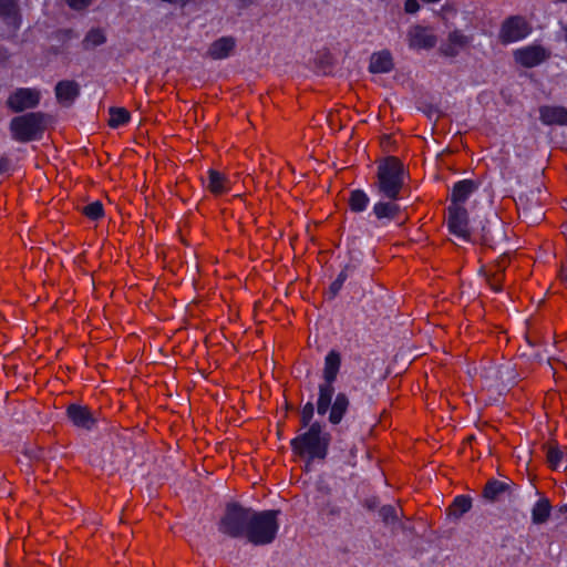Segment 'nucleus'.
I'll use <instances>...</instances> for the list:
<instances>
[{
    "label": "nucleus",
    "instance_id": "obj_1",
    "mask_svg": "<svg viewBox=\"0 0 567 567\" xmlns=\"http://www.w3.org/2000/svg\"><path fill=\"white\" fill-rule=\"evenodd\" d=\"M373 188L381 198H402L405 188V171L398 157L388 156L378 164Z\"/></svg>",
    "mask_w": 567,
    "mask_h": 567
},
{
    "label": "nucleus",
    "instance_id": "obj_2",
    "mask_svg": "<svg viewBox=\"0 0 567 567\" xmlns=\"http://www.w3.org/2000/svg\"><path fill=\"white\" fill-rule=\"evenodd\" d=\"M331 435L319 422L312 423L308 431L291 440L290 445L295 454L309 458L323 460L328 454Z\"/></svg>",
    "mask_w": 567,
    "mask_h": 567
},
{
    "label": "nucleus",
    "instance_id": "obj_3",
    "mask_svg": "<svg viewBox=\"0 0 567 567\" xmlns=\"http://www.w3.org/2000/svg\"><path fill=\"white\" fill-rule=\"evenodd\" d=\"M280 511L268 509L256 512L252 509L250 516L247 542L255 546H265L271 544L278 534Z\"/></svg>",
    "mask_w": 567,
    "mask_h": 567
},
{
    "label": "nucleus",
    "instance_id": "obj_4",
    "mask_svg": "<svg viewBox=\"0 0 567 567\" xmlns=\"http://www.w3.org/2000/svg\"><path fill=\"white\" fill-rule=\"evenodd\" d=\"M251 515L252 508L244 507L238 503H229L218 523V529L231 538L247 539Z\"/></svg>",
    "mask_w": 567,
    "mask_h": 567
},
{
    "label": "nucleus",
    "instance_id": "obj_5",
    "mask_svg": "<svg viewBox=\"0 0 567 567\" xmlns=\"http://www.w3.org/2000/svg\"><path fill=\"white\" fill-rule=\"evenodd\" d=\"M340 365V353L336 350H331L324 359L323 382L319 384V398L317 401V412L319 415H324L329 411L334 394L333 383L337 380Z\"/></svg>",
    "mask_w": 567,
    "mask_h": 567
},
{
    "label": "nucleus",
    "instance_id": "obj_6",
    "mask_svg": "<svg viewBox=\"0 0 567 567\" xmlns=\"http://www.w3.org/2000/svg\"><path fill=\"white\" fill-rule=\"evenodd\" d=\"M45 130V115L41 112H31L16 116L10 122L12 138L20 143H28L39 138Z\"/></svg>",
    "mask_w": 567,
    "mask_h": 567
},
{
    "label": "nucleus",
    "instance_id": "obj_7",
    "mask_svg": "<svg viewBox=\"0 0 567 567\" xmlns=\"http://www.w3.org/2000/svg\"><path fill=\"white\" fill-rule=\"evenodd\" d=\"M530 30V25L523 17L514 16L502 23L498 38L502 43L507 44L524 39Z\"/></svg>",
    "mask_w": 567,
    "mask_h": 567
},
{
    "label": "nucleus",
    "instance_id": "obj_8",
    "mask_svg": "<svg viewBox=\"0 0 567 567\" xmlns=\"http://www.w3.org/2000/svg\"><path fill=\"white\" fill-rule=\"evenodd\" d=\"M41 93L37 89L20 87L13 91L8 100L7 106L16 112L20 113L28 109H34L39 105Z\"/></svg>",
    "mask_w": 567,
    "mask_h": 567
},
{
    "label": "nucleus",
    "instance_id": "obj_9",
    "mask_svg": "<svg viewBox=\"0 0 567 567\" xmlns=\"http://www.w3.org/2000/svg\"><path fill=\"white\" fill-rule=\"evenodd\" d=\"M447 227L453 235L462 238L464 241L473 240L468 227V214L463 206H449Z\"/></svg>",
    "mask_w": 567,
    "mask_h": 567
},
{
    "label": "nucleus",
    "instance_id": "obj_10",
    "mask_svg": "<svg viewBox=\"0 0 567 567\" xmlns=\"http://www.w3.org/2000/svg\"><path fill=\"white\" fill-rule=\"evenodd\" d=\"M399 200L381 198L373 205L372 215L375 217L379 226H388L392 220L400 218L401 207L398 204Z\"/></svg>",
    "mask_w": 567,
    "mask_h": 567
},
{
    "label": "nucleus",
    "instance_id": "obj_11",
    "mask_svg": "<svg viewBox=\"0 0 567 567\" xmlns=\"http://www.w3.org/2000/svg\"><path fill=\"white\" fill-rule=\"evenodd\" d=\"M508 264L509 259L506 256H502L493 265L486 266L482 269L485 280L493 291L501 292L503 290L505 270Z\"/></svg>",
    "mask_w": 567,
    "mask_h": 567
},
{
    "label": "nucleus",
    "instance_id": "obj_12",
    "mask_svg": "<svg viewBox=\"0 0 567 567\" xmlns=\"http://www.w3.org/2000/svg\"><path fill=\"white\" fill-rule=\"evenodd\" d=\"M472 40V37L464 34L461 30H454L449 33L446 40L440 45V52L445 56L454 58L470 47Z\"/></svg>",
    "mask_w": 567,
    "mask_h": 567
},
{
    "label": "nucleus",
    "instance_id": "obj_13",
    "mask_svg": "<svg viewBox=\"0 0 567 567\" xmlns=\"http://www.w3.org/2000/svg\"><path fill=\"white\" fill-rule=\"evenodd\" d=\"M408 39L410 48L416 50L432 49L437 42L436 35L433 33L432 29L421 25L413 27L408 33Z\"/></svg>",
    "mask_w": 567,
    "mask_h": 567
},
{
    "label": "nucleus",
    "instance_id": "obj_14",
    "mask_svg": "<svg viewBox=\"0 0 567 567\" xmlns=\"http://www.w3.org/2000/svg\"><path fill=\"white\" fill-rule=\"evenodd\" d=\"M550 53L540 45H529L515 52V59L525 68H534L549 58Z\"/></svg>",
    "mask_w": 567,
    "mask_h": 567
},
{
    "label": "nucleus",
    "instance_id": "obj_15",
    "mask_svg": "<svg viewBox=\"0 0 567 567\" xmlns=\"http://www.w3.org/2000/svg\"><path fill=\"white\" fill-rule=\"evenodd\" d=\"M66 415L75 426L85 430H91L96 422L91 410L79 404L69 405L66 409Z\"/></svg>",
    "mask_w": 567,
    "mask_h": 567
},
{
    "label": "nucleus",
    "instance_id": "obj_16",
    "mask_svg": "<svg viewBox=\"0 0 567 567\" xmlns=\"http://www.w3.org/2000/svg\"><path fill=\"white\" fill-rule=\"evenodd\" d=\"M477 188L478 184L473 179H463L455 183L450 195V206H463Z\"/></svg>",
    "mask_w": 567,
    "mask_h": 567
},
{
    "label": "nucleus",
    "instance_id": "obj_17",
    "mask_svg": "<svg viewBox=\"0 0 567 567\" xmlns=\"http://www.w3.org/2000/svg\"><path fill=\"white\" fill-rule=\"evenodd\" d=\"M0 19L12 31H17L21 24V14L18 0H0Z\"/></svg>",
    "mask_w": 567,
    "mask_h": 567
},
{
    "label": "nucleus",
    "instance_id": "obj_18",
    "mask_svg": "<svg viewBox=\"0 0 567 567\" xmlns=\"http://www.w3.org/2000/svg\"><path fill=\"white\" fill-rule=\"evenodd\" d=\"M54 91L58 102L70 106L80 95V85L75 81L63 80L58 82Z\"/></svg>",
    "mask_w": 567,
    "mask_h": 567
},
{
    "label": "nucleus",
    "instance_id": "obj_19",
    "mask_svg": "<svg viewBox=\"0 0 567 567\" xmlns=\"http://www.w3.org/2000/svg\"><path fill=\"white\" fill-rule=\"evenodd\" d=\"M539 120L545 125H567V109L553 105L540 106Z\"/></svg>",
    "mask_w": 567,
    "mask_h": 567
},
{
    "label": "nucleus",
    "instance_id": "obj_20",
    "mask_svg": "<svg viewBox=\"0 0 567 567\" xmlns=\"http://www.w3.org/2000/svg\"><path fill=\"white\" fill-rule=\"evenodd\" d=\"M206 187L214 196H221L230 190V181L225 174L209 169Z\"/></svg>",
    "mask_w": 567,
    "mask_h": 567
},
{
    "label": "nucleus",
    "instance_id": "obj_21",
    "mask_svg": "<svg viewBox=\"0 0 567 567\" xmlns=\"http://www.w3.org/2000/svg\"><path fill=\"white\" fill-rule=\"evenodd\" d=\"M235 48V40L231 37H223L214 41L207 51V55L214 60L226 59Z\"/></svg>",
    "mask_w": 567,
    "mask_h": 567
},
{
    "label": "nucleus",
    "instance_id": "obj_22",
    "mask_svg": "<svg viewBox=\"0 0 567 567\" xmlns=\"http://www.w3.org/2000/svg\"><path fill=\"white\" fill-rule=\"evenodd\" d=\"M350 406V400L343 392L336 395L333 403H330L329 422L333 425L339 424Z\"/></svg>",
    "mask_w": 567,
    "mask_h": 567
},
{
    "label": "nucleus",
    "instance_id": "obj_23",
    "mask_svg": "<svg viewBox=\"0 0 567 567\" xmlns=\"http://www.w3.org/2000/svg\"><path fill=\"white\" fill-rule=\"evenodd\" d=\"M393 69L392 55L389 51L373 53L370 59L369 71L372 73H388Z\"/></svg>",
    "mask_w": 567,
    "mask_h": 567
},
{
    "label": "nucleus",
    "instance_id": "obj_24",
    "mask_svg": "<svg viewBox=\"0 0 567 567\" xmlns=\"http://www.w3.org/2000/svg\"><path fill=\"white\" fill-rule=\"evenodd\" d=\"M551 508L550 501L542 497L532 508V522L536 525L545 524L550 517Z\"/></svg>",
    "mask_w": 567,
    "mask_h": 567
},
{
    "label": "nucleus",
    "instance_id": "obj_25",
    "mask_svg": "<svg viewBox=\"0 0 567 567\" xmlns=\"http://www.w3.org/2000/svg\"><path fill=\"white\" fill-rule=\"evenodd\" d=\"M472 507V499L466 495H458L454 498L453 503L449 506L447 513L454 519L461 518Z\"/></svg>",
    "mask_w": 567,
    "mask_h": 567
},
{
    "label": "nucleus",
    "instance_id": "obj_26",
    "mask_svg": "<svg viewBox=\"0 0 567 567\" xmlns=\"http://www.w3.org/2000/svg\"><path fill=\"white\" fill-rule=\"evenodd\" d=\"M508 488V484L492 480L488 481L484 487L483 495L488 501H496Z\"/></svg>",
    "mask_w": 567,
    "mask_h": 567
},
{
    "label": "nucleus",
    "instance_id": "obj_27",
    "mask_svg": "<svg viewBox=\"0 0 567 567\" xmlns=\"http://www.w3.org/2000/svg\"><path fill=\"white\" fill-rule=\"evenodd\" d=\"M369 202L368 195L361 189L352 190L349 197V206L351 210L355 213L365 210Z\"/></svg>",
    "mask_w": 567,
    "mask_h": 567
},
{
    "label": "nucleus",
    "instance_id": "obj_28",
    "mask_svg": "<svg viewBox=\"0 0 567 567\" xmlns=\"http://www.w3.org/2000/svg\"><path fill=\"white\" fill-rule=\"evenodd\" d=\"M109 114V125L113 128L126 124L131 118L130 112L124 107H111Z\"/></svg>",
    "mask_w": 567,
    "mask_h": 567
},
{
    "label": "nucleus",
    "instance_id": "obj_29",
    "mask_svg": "<svg viewBox=\"0 0 567 567\" xmlns=\"http://www.w3.org/2000/svg\"><path fill=\"white\" fill-rule=\"evenodd\" d=\"M105 41L106 37L101 29H92L86 33L82 43L83 48L89 50L102 45Z\"/></svg>",
    "mask_w": 567,
    "mask_h": 567
},
{
    "label": "nucleus",
    "instance_id": "obj_30",
    "mask_svg": "<svg viewBox=\"0 0 567 567\" xmlns=\"http://www.w3.org/2000/svg\"><path fill=\"white\" fill-rule=\"evenodd\" d=\"M564 453L557 444L547 445L546 460L550 468L557 470L563 461Z\"/></svg>",
    "mask_w": 567,
    "mask_h": 567
},
{
    "label": "nucleus",
    "instance_id": "obj_31",
    "mask_svg": "<svg viewBox=\"0 0 567 567\" xmlns=\"http://www.w3.org/2000/svg\"><path fill=\"white\" fill-rule=\"evenodd\" d=\"M82 214L92 220H97L104 216V209L101 202L96 200L85 205Z\"/></svg>",
    "mask_w": 567,
    "mask_h": 567
},
{
    "label": "nucleus",
    "instance_id": "obj_32",
    "mask_svg": "<svg viewBox=\"0 0 567 567\" xmlns=\"http://www.w3.org/2000/svg\"><path fill=\"white\" fill-rule=\"evenodd\" d=\"M313 414H315V405L312 402H307L302 409H301V413H300V424H301V427H307V426H310V422L313 417Z\"/></svg>",
    "mask_w": 567,
    "mask_h": 567
},
{
    "label": "nucleus",
    "instance_id": "obj_33",
    "mask_svg": "<svg viewBox=\"0 0 567 567\" xmlns=\"http://www.w3.org/2000/svg\"><path fill=\"white\" fill-rule=\"evenodd\" d=\"M349 269H350L349 266L344 267L341 270V272L338 275L337 279L330 285L329 290H330L331 297H336L338 295V292L340 291V289L342 288L343 282L348 278Z\"/></svg>",
    "mask_w": 567,
    "mask_h": 567
},
{
    "label": "nucleus",
    "instance_id": "obj_34",
    "mask_svg": "<svg viewBox=\"0 0 567 567\" xmlns=\"http://www.w3.org/2000/svg\"><path fill=\"white\" fill-rule=\"evenodd\" d=\"M379 515L385 524L394 523L398 518L396 511L392 505L382 506Z\"/></svg>",
    "mask_w": 567,
    "mask_h": 567
},
{
    "label": "nucleus",
    "instance_id": "obj_35",
    "mask_svg": "<svg viewBox=\"0 0 567 567\" xmlns=\"http://www.w3.org/2000/svg\"><path fill=\"white\" fill-rule=\"evenodd\" d=\"M68 6L73 10H84L86 9L91 3L92 0H65Z\"/></svg>",
    "mask_w": 567,
    "mask_h": 567
},
{
    "label": "nucleus",
    "instance_id": "obj_36",
    "mask_svg": "<svg viewBox=\"0 0 567 567\" xmlns=\"http://www.w3.org/2000/svg\"><path fill=\"white\" fill-rule=\"evenodd\" d=\"M420 9L417 0H405L404 10L406 13H415Z\"/></svg>",
    "mask_w": 567,
    "mask_h": 567
},
{
    "label": "nucleus",
    "instance_id": "obj_37",
    "mask_svg": "<svg viewBox=\"0 0 567 567\" xmlns=\"http://www.w3.org/2000/svg\"><path fill=\"white\" fill-rule=\"evenodd\" d=\"M10 167V161L7 158L0 159V174L6 173Z\"/></svg>",
    "mask_w": 567,
    "mask_h": 567
},
{
    "label": "nucleus",
    "instance_id": "obj_38",
    "mask_svg": "<svg viewBox=\"0 0 567 567\" xmlns=\"http://www.w3.org/2000/svg\"><path fill=\"white\" fill-rule=\"evenodd\" d=\"M8 58V53L6 50L0 49V61H4Z\"/></svg>",
    "mask_w": 567,
    "mask_h": 567
},
{
    "label": "nucleus",
    "instance_id": "obj_39",
    "mask_svg": "<svg viewBox=\"0 0 567 567\" xmlns=\"http://www.w3.org/2000/svg\"><path fill=\"white\" fill-rule=\"evenodd\" d=\"M482 241H483L484 245L488 244V239L485 236L482 237Z\"/></svg>",
    "mask_w": 567,
    "mask_h": 567
},
{
    "label": "nucleus",
    "instance_id": "obj_40",
    "mask_svg": "<svg viewBox=\"0 0 567 567\" xmlns=\"http://www.w3.org/2000/svg\"><path fill=\"white\" fill-rule=\"evenodd\" d=\"M565 40L567 42V24L564 27Z\"/></svg>",
    "mask_w": 567,
    "mask_h": 567
}]
</instances>
